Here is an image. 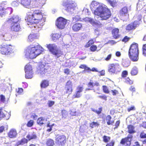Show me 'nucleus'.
Masks as SVG:
<instances>
[{
  "label": "nucleus",
  "instance_id": "59",
  "mask_svg": "<svg viewBox=\"0 0 146 146\" xmlns=\"http://www.w3.org/2000/svg\"><path fill=\"white\" fill-rule=\"evenodd\" d=\"M54 103L55 102L54 101H49L48 102V105L49 107H51Z\"/></svg>",
  "mask_w": 146,
  "mask_h": 146
},
{
  "label": "nucleus",
  "instance_id": "36",
  "mask_svg": "<svg viewBox=\"0 0 146 146\" xmlns=\"http://www.w3.org/2000/svg\"><path fill=\"white\" fill-rule=\"evenodd\" d=\"M138 72V70L137 68L136 67H134L132 68L131 72V74L132 75L134 76L136 75Z\"/></svg>",
  "mask_w": 146,
  "mask_h": 146
},
{
  "label": "nucleus",
  "instance_id": "22",
  "mask_svg": "<svg viewBox=\"0 0 146 146\" xmlns=\"http://www.w3.org/2000/svg\"><path fill=\"white\" fill-rule=\"evenodd\" d=\"M49 85V81L46 80H43L40 83V86L42 89L45 88Z\"/></svg>",
  "mask_w": 146,
  "mask_h": 146
},
{
  "label": "nucleus",
  "instance_id": "15",
  "mask_svg": "<svg viewBox=\"0 0 146 146\" xmlns=\"http://www.w3.org/2000/svg\"><path fill=\"white\" fill-rule=\"evenodd\" d=\"M119 66L118 63L110 64L108 66V72L111 74H114L116 71L117 68Z\"/></svg>",
  "mask_w": 146,
  "mask_h": 146
},
{
  "label": "nucleus",
  "instance_id": "30",
  "mask_svg": "<svg viewBox=\"0 0 146 146\" xmlns=\"http://www.w3.org/2000/svg\"><path fill=\"white\" fill-rule=\"evenodd\" d=\"M107 2L113 7H114L117 5V2L116 0H107Z\"/></svg>",
  "mask_w": 146,
  "mask_h": 146
},
{
  "label": "nucleus",
  "instance_id": "26",
  "mask_svg": "<svg viewBox=\"0 0 146 146\" xmlns=\"http://www.w3.org/2000/svg\"><path fill=\"white\" fill-rule=\"evenodd\" d=\"M28 142V140L25 138L22 139L18 141L16 145L18 146L20 145H22L25 143H27Z\"/></svg>",
  "mask_w": 146,
  "mask_h": 146
},
{
  "label": "nucleus",
  "instance_id": "43",
  "mask_svg": "<svg viewBox=\"0 0 146 146\" xmlns=\"http://www.w3.org/2000/svg\"><path fill=\"white\" fill-rule=\"evenodd\" d=\"M98 5V3L97 2L94 1H93L91 3V10L92 11V9H93L92 8H95L96 6Z\"/></svg>",
  "mask_w": 146,
  "mask_h": 146
},
{
  "label": "nucleus",
  "instance_id": "16",
  "mask_svg": "<svg viewBox=\"0 0 146 146\" xmlns=\"http://www.w3.org/2000/svg\"><path fill=\"white\" fill-rule=\"evenodd\" d=\"M99 86L100 84L98 82L96 81L94 82L93 80H90L87 84V86L88 88H86L85 90L87 91L89 90H93L94 86Z\"/></svg>",
  "mask_w": 146,
  "mask_h": 146
},
{
  "label": "nucleus",
  "instance_id": "61",
  "mask_svg": "<svg viewBox=\"0 0 146 146\" xmlns=\"http://www.w3.org/2000/svg\"><path fill=\"white\" fill-rule=\"evenodd\" d=\"M112 57V54H108L105 58V60L106 61H109L110 60Z\"/></svg>",
  "mask_w": 146,
  "mask_h": 146
},
{
  "label": "nucleus",
  "instance_id": "31",
  "mask_svg": "<svg viewBox=\"0 0 146 146\" xmlns=\"http://www.w3.org/2000/svg\"><path fill=\"white\" fill-rule=\"evenodd\" d=\"M61 35L59 33H53L52 34L51 37L53 40H56L60 37Z\"/></svg>",
  "mask_w": 146,
  "mask_h": 146
},
{
  "label": "nucleus",
  "instance_id": "60",
  "mask_svg": "<svg viewBox=\"0 0 146 146\" xmlns=\"http://www.w3.org/2000/svg\"><path fill=\"white\" fill-rule=\"evenodd\" d=\"M135 110V106H131V107L127 108V111L128 112H130L131 111Z\"/></svg>",
  "mask_w": 146,
  "mask_h": 146
},
{
  "label": "nucleus",
  "instance_id": "27",
  "mask_svg": "<svg viewBox=\"0 0 146 146\" xmlns=\"http://www.w3.org/2000/svg\"><path fill=\"white\" fill-rule=\"evenodd\" d=\"M111 116L110 115H107L106 117V120L107 122V123L108 125H112L114 123V121H111Z\"/></svg>",
  "mask_w": 146,
  "mask_h": 146
},
{
  "label": "nucleus",
  "instance_id": "35",
  "mask_svg": "<svg viewBox=\"0 0 146 146\" xmlns=\"http://www.w3.org/2000/svg\"><path fill=\"white\" fill-rule=\"evenodd\" d=\"M33 72H26L25 78L27 79H31L33 77Z\"/></svg>",
  "mask_w": 146,
  "mask_h": 146
},
{
  "label": "nucleus",
  "instance_id": "8",
  "mask_svg": "<svg viewBox=\"0 0 146 146\" xmlns=\"http://www.w3.org/2000/svg\"><path fill=\"white\" fill-rule=\"evenodd\" d=\"M62 5L65 8V10L68 12L71 11L72 9H74L76 7V4L72 1L66 0L62 3Z\"/></svg>",
  "mask_w": 146,
  "mask_h": 146
},
{
  "label": "nucleus",
  "instance_id": "25",
  "mask_svg": "<svg viewBox=\"0 0 146 146\" xmlns=\"http://www.w3.org/2000/svg\"><path fill=\"white\" fill-rule=\"evenodd\" d=\"M27 138L28 139V141L32 139H35L36 138L37 136L35 133L33 132L31 134H29L27 136Z\"/></svg>",
  "mask_w": 146,
  "mask_h": 146
},
{
  "label": "nucleus",
  "instance_id": "24",
  "mask_svg": "<svg viewBox=\"0 0 146 146\" xmlns=\"http://www.w3.org/2000/svg\"><path fill=\"white\" fill-rule=\"evenodd\" d=\"M128 132L130 134H133L136 132L135 129V127L132 125H129L127 126Z\"/></svg>",
  "mask_w": 146,
  "mask_h": 146
},
{
  "label": "nucleus",
  "instance_id": "29",
  "mask_svg": "<svg viewBox=\"0 0 146 146\" xmlns=\"http://www.w3.org/2000/svg\"><path fill=\"white\" fill-rule=\"evenodd\" d=\"M46 143L48 146H53L55 144L54 141L51 139H47Z\"/></svg>",
  "mask_w": 146,
  "mask_h": 146
},
{
  "label": "nucleus",
  "instance_id": "34",
  "mask_svg": "<svg viewBox=\"0 0 146 146\" xmlns=\"http://www.w3.org/2000/svg\"><path fill=\"white\" fill-rule=\"evenodd\" d=\"M25 70L26 72H33L31 66L29 64L26 65L25 67Z\"/></svg>",
  "mask_w": 146,
  "mask_h": 146
},
{
  "label": "nucleus",
  "instance_id": "6",
  "mask_svg": "<svg viewBox=\"0 0 146 146\" xmlns=\"http://www.w3.org/2000/svg\"><path fill=\"white\" fill-rule=\"evenodd\" d=\"M14 46L11 44H8L6 41L0 45V52L3 55H7L11 53Z\"/></svg>",
  "mask_w": 146,
  "mask_h": 146
},
{
  "label": "nucleus",
  "instance_id": "55",
  "mask_svg": "<svg viewBox=\"0 0 146 146\" xmlns=\"http://www.w3.org/2000/svg\"><path fill=\"white\" fill-rule=\"evenodd\" d=\"M30 117L31 118L35 120L38 117V115L35 113L32 112L31 113Z\"/></svg>",
  "mask_w": 146,
  "mask_h": 146
},
{
  "label": "nucleus",
  "instance_id": "20",
  "mask_svg": "<svg viewBox=\"0 0 146 146\" xmlns=\"http://www.w3.org/2000/svg\"><path fill=\"white\" fill-rule=\"evenodd\" d=\"M31 0H21V3L25 7L29 8L31 7Z\"/></svg>",
  "mask_w": 146,
  "mask_h": 146
},
{
  "label": "nucleus",
  "instance_id": "40",
  "mask_svg": "<svg viewBox=\"0 0 146 146\" xmlns=\"http://www.w3.org/2000/svg\"><path fill=\"white\" fill-rule=\"evenodd\" d=\"M81 96V94L80 93L76 91L75 94L72 95V97L73 99L78 98L80 97Z\"/></svg>",
  "mask_w": 146,
  "mask_h": 146
},
{
  "label": "nucleus",
  "instance_id": "41",
  "mask_svg": "<svg viewBox=\"0 0 146 146\" xmlns=\"http://www.w3.org/2000/svg\"><path fill=\"white\" fill-rule=\"evenodd\" d=\"M95 113H96L97 114L99 115L101 113L102 110V107H101L98 109V110L97 111L95 109L93 108L91 109Z\"/></svg>",
  "mask_w": 146,
  "mask_h": 146
},
{
  "label": "nucleus",
  "instance_id": "62",
  "mask_svg": "<svg viewBox=\"0 0 146 146\" xmlns=\"http://www.w3.org/2000/svg\"><path fill=\"white\" fill-rule=\"evenodd\" d=\"M98 97L105 101H106L107 100V97L105 95H103L99 96Z\"/></svg>",
  "mask_w": 146,
  "mask_h": 146
},
{
  "label": "nucleus",
  "instance_id": "21",
  "mask_svg": "<svg viewBox=\"0 0 146 146\" xmlns=\"http://www.w3.org/2000/svg\"><path fill=\"white\" fill-rule=\"evenodd\" d=\"M47 121V119L43 117H40L37 120V123L40 126L46 123Z\"/></svg>",
  "mask_w": 146,
  "mask_h": 146
},
{
  "label": "nucleus",
  "instance_id": "44",
  "mask_svg": "<svg viewBox=\"0 0 146 146\" xmlns=\"http://www.w3.org/2000/svg\"><path fill=\"white\" fill-rule=\"evenodd\" d=\"M103 92L106 94H109L110 91L107 86L104 85L102 86Z\"/></svg>",
  "mask_w": 146,
  "mask_h": 146
},
{
  "label": "nucleus",
  "instance_id": "12",
  "mask_svg": "<svg viewBox=\"0 0 146 146\" xmlns=\"http://www.w3.org/2000/svg\"><path fill=\"white\" fill-rule=\"evenodd\" d=\"M133 137L132 135H129L127 137L121 139L120 143L125 146H130Z\"/></svg>",
  "mask_w": 146,
  "mask_h": 146
},
{
  "label": "nucleus",
  "instance_id": "4",
  "mask_svg": "<svg viewBox=\"0 0 146 146\" xmlns=\"http://www.w3.org/2000/svg\"><path fill=\"white\" fill-rule=\"evenodd\" d=\"M21 19L17 15H13L9 19L7 23L11 25L10 29L12 31L18 32L21 30Z\"/></svg>",
  "mask_w": 146,
  "mask_h": 146
},
{
  "label": "nucleus",
  "instance_id": "5",
  "mask_svg": "<svg viewBox=\"0 0 146 146\" xmlns=\"http://www.w3.org/2000/svg\"><path fill=\"white\" fill-rule=\"evenodd\" d=\"M128 54L130 58L132 61L135 62L138 60L139 50L137 43L133 42L131 44L129 50Z\"/></svg>",
  "mask_w": 146,
  "mask_h": 146
},
{
  "label": "nucleus",
  "instance_id": "39",
  "mask_svg": "<svg viewBox=\"0 0 146 146\" xmlns=\"http://www.w3.org/2000/svg\"><path fill=\"white\" fill-rule=\"evenodd\" d=\"M100 124L98 122L93 121L90 124V126L91 128H93L94 127H98Z\"/></svg>",
  "mask_w": 146,
  "mask_h": 146
},
{
  "label": "nucleus",
  "instance_id": "11",
  "mask_svg": "<svg viewBox=\"0 0 146 146\" xmlns=\"http://www.w3.org/2000/svg\"><path fill=\"white\" fill-rule=\"evenodd\" d=\"M64 94H68L69 95L72 92V81L70 80H68L66 82L64 88Z\"/></svg>",
  "mask_w": 146,
  "mask_h": 146
},
{
  "label": "nucleus",
  "instance_id": "52",
  "mask_svg": "<svg viewBox=\"0 0 146 146\" xmlns=\"http://www.w3.org/2000/svg\"><path fill=\"white\" fill-rule=\"evenodd\" d=\"M128 73L127 71L123 70L122 72L121 76L122 78H125L128 75Z\"/></svg>",
  "mask_w": 146,
  "mask_h": 146
},
{
  "label": "nucleus",
  "instance_id": "14",
  "mask_svg": "<svg viewBox=\"0 0 146 146\" xmlns=\"http://www.w3.org/2000/svg\"><path fill=\"white\" fill-rule=\"evenodd\" d=\"M11 116L10 113L4 110L2 108H0V119L4 118L6 120L8 119Z\"/></svg>",
  "mask_w": 146,
  "mask_h": 146
},
{
  "label": "nucleus",
  "instance_id": "48",
  "mask_svg": "<svg viewBox=\"0 0 146 146\" xmlns=\"http://www.w3.org/2000/svg\"><path fill=\"white\" fill-rule=\"evenodd\" d=\"M97 48V47L96 45H92L90 46V49L91 51L94 52L96 50Z\"/></svg>",
  "mask_w": 146,
  "mask_h": 146
},
{
  "label": "nucleus",
  "instance_id": "58",
  "mask_svg": "<svg viewBox=\"0 0 146 146\" xmlns=\"http://www.w3.org/2000/svg\"><path fill=\"white\" fill-rule=\"evenodd\" d=\"M114 141L113 140H112L110 142L107 143L106 146H114Z\"/></svg>",
  "mask_w": 146,
  "mask_h": 146
},
{
  "label": "nucleus",
  "instance_id": "49",
  "mask_svg": "<svg viewBox=\"0 0 146 146\" xmlns=\"http://www.w3.org/2000/svg\"><path fill=\"white\" fill-rule=\"evenodd\" d=\"M130 39V37H129L127 36H125L121 40V41L122 42H124L125 43H126Z\"/></svg>",
  "mask_w": 146,
  "mask_h": 146
},
{
  "label": "nucleus",
  "instance_id": "64",
  "mask_svg": "<svg viewBox=\"0 0 146 146\" xmlns=\"http://www.w3.org/2000/svg\"><path fill=\"white\" fill-rule=\"evenodd\" d=\"M120 123V121L119 120H118L117 121L115 124V127H114V129H115L118 128V127L119 126Z\"/></svg>",
  "mask_w": 146,
  "mask_h": 146
},
{
  "label": "nucleus",
  "instance_id": "33",
  "mask_svg": "<svg viewBox=\"0 0 146 146\" xmlns=\"http://www.w3.org/2000/svg\"><path fill=\"white\" fill-rule=\"evenodd\" d=\"M61 115L62 118H66L68 116V113L66 110L63 109L61 110Z\"/></svg>",
  "mask_w": 146,
  "mask_h": 146
},
{
  "label": "nucleus",
  "instance_id": "17",
  "mask_svg": "<svg viewBox=\"0 0 146 146\" xmlns=\"http://www.w3.org/2000/svg\"><path fill=\"white\" fill-rule=\"evenodd\" d=\"M82 27V23L78 22L74 23L72 26V30L74 32L78 31Z\"/></svg>",
  "mask_w": 146,
  "mask_h": 146
},
{
  "label": "nucleus",
  "instance_id": "50",
  "mask_svg": "<svg viewBox=\"0 0 146 146\" xmlns=\"http://www.w3.org/2000/svg\"><path fill=\"white\" fill-rule=\"evenodd\" d=\"M142 53L144 56L146 57V43L143 45L142 47Z\"/></svg>",
  "mask_w": 146,
  "mask_h": 146
},
{
  "label": "nucleus",
  "instance_id": "28",
  "mask_svg": "<svg viewBox=\"0 0 146 146\" xmlns=\"http://www.w3.org/2000/svg\"><path fill=\"white\" fill-rule=\"evenodd\" d=\"M38 38V36L36 34H30L28 36V39L31 41Z\"/></svg>",
  "mask_w": 146,
  "mask_h": 146
},
{
  "label": "nucleus",
  "instance_id": "54",
  "mask_svg": "<svg viewBox=\"0 0 146 146\" xmlns=\"http://www.w3.org/2000/svg\"><path fill=\"white\" fill-rule=\"evenodd\" d=\"M125 82L129 84H132L133 83V81L129 78V77H127L125 79Z\"/></svg>",
  "mask_w": 146,
  "mask_h": 146
},
{
  "label": "nucleus",
  "instance_id": "37",
  "mask_svg": "<svg viewBox=\"0 0 146 146\" xmlns=\"http://www.w3.org/2000/svg\"><path fill=\"white\" fill-rule=\"evenodd\" d=\"M54 125V123L51 124L50 122H48L46 125V127H49V128L47 129L46 131L48 132L51 131L52 129V127Z\"/></svg>",
  "mask_w": 146,
  "mask_h": 146
},
{
  "label": "nucleus",
  "instance_id": "10",
  "mask_svg": "<svg viewBox=\"0 0 146 146\" xmlns=\"http://www.w3.org/2000/svg\"><path fill=\"white\" fill-rule=\"evenodd\" d=\"M141 19L138 21L135 20L128 24L125 27V30L127 31H133L135 30L140 24Z\"/></svg>",
  "mask_w": 146,
  "mask_h": 146
},
{
  "label": "nucleus",
  "instance_id": "57",
  "mask_svg": "<svg viewBox=\"0 0 146 146\" xmlns=\"http://www.w3.org/2000/svg\"><path fill=\"white\" fill-rule=\"evenodd\" d=\"M70 70L69 68H66L64 70V73L67 75H70Z\"/></svg>",
  "mask_w": 146,
  "mask_h": 146
},
{
  "label": "nucleus",
  "instance_id": "45",
  "mask_svg": "<svg viewBox=\"0 0 146 146\" xmlns=\"http://www.w3.org/2000/svg\"><path fill=\"white\" fill-rule=\"evenodd\" d=\"M102 138L103 141L105 143H108L110 139V137L106 135H104Z\"/></svg>",
  "mask_w": 146,
  "mask_h": 146
},
{
  "label": "nucleus",
  "instance_id": "53",
  "mask_svg": "<svg viewBox=\"0 0 146 146\" xmlns=\"http://www.w3.org/2000/svg\"><path fill=\"white\" fill-rule=\"evenodd\" d=\"M4 8L2 6H0V16L4 15Z\"/></svg>",
  "mask_w": 146,
  "mask_h": 146
},
{
  "label": "nucleus",
  "instance_id": "46",
  "mask_svg": "<svg viewBox=\"0 0 146 146\" xmlns=\"http://www.w3.org/2000/svg\"><path fill=\"white\" fill-rule=\"evenodd\" d=\"M47 72V69L44 68H40L39 69V72L41 74H44Z\"/></svg>",
  "mask_w": 146,
  "mask_h": 146
},
{
  "label": "nucleus",
  "instance_id": "32",
  "mask_svg": "<svg viewBox=\"0 0 146 146\" xmlns=\"http://www.w3.org/2000/svg\"><path fill=\"white\" fill-rule=\"evenodd\" d=\"M86 20L89 21L92 25H98V22H95L94 20L90 18H86Z\"/></svg>",
  "mask_w": 146,
  "mask_h": 146
},
{
  "label": "nucleus",
  "instance_id": "3",
  "mask_svg": "<svg viewBox=\"0 0 146 146\" xmlns=\"http://www.w3.org/2000/svg\"><path fill=\"white\" fill-rule=\"evenodd\" d=\"M28 49L29 57L31 59L35 58L43 52L42 47L37 43L30 45L28 46Z\"/></svg>",
  "mask_w": 146,
  "mask_h": 146
},
{
  "label": "nucleus",
  "instance_id": "51",
  "mask_svg": "<svg viewBox=\"0 0 146 146\" xmlns=\"http://www.w3.org/2000/svg\"><path fill=\"white\" fill-rule=\"evenodd\" d=\"M6 101V98L5 96L3 94L0 95V101L2 103H4Z\"/></svg>",
  "mask_w": 146,
  "mask_h": 146
},
{
  "label": "nucleus",
  "instance_id": "13",
  "mask_svg": "<svg viewBox=\"0 0 146 146\" xmlns=\"http://www.w3.org/2000/svg\"><path fill=\"white\" fill-rule=\"evenodd\" d=\"M66 137L64 135H58L56 138V143L59 146H63L66 143Z\"/></svg>",
  "mask_w": 146,
  "mask_h": 146
},
{
  "label": "nucleus",
  "instance_id": "23",
  "mask_svg": "<svg viewBox=\"0 0 146 146\" xmlns=\"http://www.w3.org/2000/svg\"><path fill=\"white\" fill-rule=\"evenodd\" d=\"M128 13L127 7L125 6L122 7L119 11V13L121 16H123Z\"/></svg>",
  "mask_w": 146,
  "mask_h": 146
},
{
  "label": "nucleus",
  "instance_id": "18",
  "mask_svg": "<svg viewBox=\"0 0 146 146\" xmlns=\"http://www.w3.org/2000/svg\"><path fill=\"white\" fill-rule=\"evenodd\" d=\"M17 133L16 130L15 129H11L7 133L8 137L10 138H13L16 137Z\"/></svg>",
  "mask_w": 146,
  "mask_h": 146
},
{
  "label": "nucleus",
  "instance_id": "47",
  "mask_svg": "<svg viewBox=\"0 0 146 146\" xmlns=\"http://www.w3.org/2000/svg\"><path fill=\"white\" fill-rule=\"evenodd\" d=\"M34 123V121L32 120H30L29 121L27 124V126L28 127H31L32 126Z\"/></svg>",
  "mask_w": 146,
  "mask_h": 146
},
{
  "label": "nucleus",
  "instance_id": "1",
  "mask_svg": "<svg viewBox=\"0 0 146 146\" xmlns=\"http://www.w3.org/2000/svg\"><path fill=\"white\" fill-rule=\"evenodd\" d=\"M28 25L39 23L41 26H43L46 21V18L43 17L41 11L39 9L34 10L33 12H29L27 13L25 19Z\"/></svg>",
  "mask_w": 146,
  "mask_h": 146
},
{
  "label": "nucleus",
  "instance_id": "63",
  "mask_svg": "<svg viewBox=\"0 0 146 146\" xmlns=\"http://www.w3.org/2000/svg\"><path fill=\"white\" fill-rule=\"evenodd\" d=\"M111 92H112V95L114 96L118 94V91L116 90H111Z\"/></svg>",
  "mask_w": 146,
  "mask_h": 146
},
{
  "label": "nucleus",
  "instance_id": "56",
  "mask_svg": "<svg viewBox=\"0 0 146 146\" xmlns=\"http://www.w3.org/2000/svg\"><path fill=\"white\" fill-rule=\"evenodd\" d=\"M16 92L18 95L21 94L23 92V89L22 88H18L16 89Z\"/></svg>",
  "mask_w": 146,
  "mask_h": 146
},
{
  "label": "nucleus",
  "instance_id": "19",
  "mask_svg": "<svg viewBox=\"0 0 146 146\" xmlns=\"http://www.w3.org/2000/svg\"><path fill=\"white\" fill-rule=\"evenodd\" d=\"M119 29L117 28L113 29L111 31V34L113 38L115 39L119 38L120 36Z\"/></svg>",
  "mask_w": 146,
  "mask_h": 146
},
{
  "label": "nucleus",
  "instance_id": "7",
  "mask_svg": "<svg viewBox=\"0 0 146 146\" xmlns=\"http://www.w3.org/2000/svg\"><path fill=\"white\" fill-rule=\"evenodd\" d=\"M47 47L50 52L56 58L60 57L63 55V52L57 48L56 46L53 44H49L47 45Z\"/></svg>",
  "mask_w": 146,
  "mask_h": 146
},
{
  "label": "nucleus",
  "instance_id": "2",
  "mask_svg": "<svg viewBox=\"0 0 146 146\" xmlns=\"http://www.w3.org/2000/svg\"><path fill=\"white\" fill-rule=\"evenodd\" d=\"M94 13L95 15L99 16L100 19V20H107L111 16V13L110 10L107 7L100 5L97 7L94 11Z\"/></svg>",
  "mask_w": 146,
  "mask_h": 146
},
{
  "label": "nucleus",
  "instance_id": "38",
  "mask_svg": "<svg viewBox=\"0 0 146 146\" xmlns=\"http://www.w3.org/2000/svg\"><path fill=\"white\" fill-rule=\"evenodd\" d=\"M94 42L93 39H91L89 40L85 46L86 48H88L89 47L92 45L94 43Z\"/></svg>",
  "mask_w": 146,
  "mask_h": 146
},
{
  "label": "nucleus",
  "instance_id": "42",
  "mask_svg": "<svg viewBox=\"0 0 146 146\" xmlns=\"http://www.w3.org/2000/svg\"><path fill=\"white\" fill-rule=\"evenodd\" d=\"M4 14H10L12 12V9L11 7H8L5 9L4 8Z\"/></svg>",
  "mask_w": 146,
  "mask_h": 146
},
{
  "label": "nucleus",
  "instance_id": "9",
  "mask_svg": "<svg viewBox=\"0 0 146 146\" xmlns=\"http://www.w3.org/2000/svg\"><path fill=\"white\" fill-rule=\"evenodd\" d=\"M67 23V20L62 17H60L56 20V25L58 28L62 29L65 27Z\"/></svg>",
  "mask_w": 146,
  "mask_h": 146
}]
</instances>
